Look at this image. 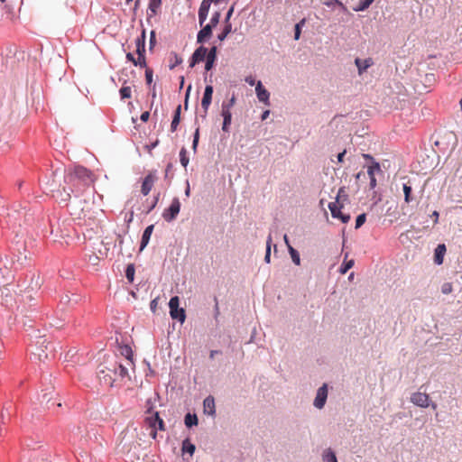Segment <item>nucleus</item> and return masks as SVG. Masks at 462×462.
<instances>
[{
    "label": "nucleus",
    "mask_w": 462,
    "mask_h": 462,
    "mask_svg": "<svg viewBox=\"0 0 462 462\" xmlns=\"http://www.w3.org/2000/svg\"><path fill=\"white\" fill-rule=\"evenodd\" d=\"M213 93V86L211 84H207L201 99V107L204 110V115L202 116L203 117H206L208 110L211 105Z\"/></svg>",
    "instance_id": "obj_11"
},
{
    "label": "nucleus",
    "mask_w": 462,
    "mask_h": 462,
    "mask_svg": "<svg viewBox=\"0 0 462 462\" xmlns=\"http://www.w3.org/2000/svg\"><path fill=\"white\" fill-rule=\"evenodd\" d=\"M70 300H71L70 307H73V306L77 305L81 300V296L79 294H72L70 296Z\"/></svg>",
    "instance_id": "obj_60"
},
{
    "label": "nucleus",
    "mask_w": 462,
    "mask_h": 462,
    "mask_svg": "<svg viewBox=\"0 0 462 462\" xmlns=\"http://www.w3.org/2000/svg\"><path fill=\"white\" fill-rule=\"evenodd\" d=\"M126 83V80L124 81V86L119 90V96L121 100L128 99L132 96V90L131 88L128 86H125Z\"/></svg>",
    "instance_id": "obj_36"
},
{
    "label": "nucleus",
    "mask_w": 462,
    "mask_h": 462,
    "mask_svg": "<svg viewBox=\"0 0 462 462\" xmlns=\"http://www.w3.org/2000/svg\"><path fill=\"white\" fill-rule=\"evenodd\" d=\"M31 345H35L38 349L42 351L48 348L49 341L46 335H42L40 330H34L33 335H31Z\"/></svg>",
    "instance_id": "obj_13"
},
{
    "label": "nucleus",
    "mask_w": 462,
    "mask_h": 462,
    "mask_svg": "<svg viewBox=\"0 0 462 462\" xmlns=\"http://www.w3.org/2000/svg\"><path fill=\"white\" fill-rule=\"evenodd\" d=\"M67 186H68L69 190H67L66 188H64V192L66 193V196L63 199V200H69L71 197V193H75V195L77 197L79 196L78 188L73 187L72 185H67Z\"/></svg>",
    "instance_id": "obj_43"
},
{
    "label": "nucleus",
    "mask_w": 462,
    "mask_h": 462,
    "mask_svg": "<svg viewBox=\"0 0 462 462\" xmlns=\"http://www.w3.org/2000/svg\"><path fill=\"white\" fill-rule=\"evenodd\" d=\"M184 424L186 428L191 429L199 424V419L195 412H187L184 416Z\"/></svg>",
    "instance_id": "obj_23"
},
{
    "label": "nucleus",
    "mask_w": 462,
    "mask_h": 462,
    "mask_svg": "<svg viewBox=\"0 0 462 462\" xmlns=\"http://www.w3.org/2000/svg\"><path fill=\"white\" fill-rule=\"evenodd\" d=\"M158 300H159V298L156 297L155 299L152 300L150 302V310L152 313H155V311L157 310Z\"/></svg>",
    "instance_id": "obj_62"
},
{
    "label": "nucleus",
    "mask_w": 462,
    "mask_h": 462,
    "mask_svg": "<svg viewBox=\"0 0 462 462\" xmlns=\"http://www.w3.org/2000/svg\"><path fill=\"white\" fill-rule=\"evenodd\" d=\"M191 90V85H189V87L186 89L185 93V99H184V108L187 110L189 106V93Z\"/></svg>",
    "instance_id": "obj_61"
},
{
    "label": "nucleus",
    "mask_w": 462,
    "mask_h": 462,
    "mask_svg": "<svg viewBox=\"0 0 462 462\" xmlns=\"http://www.w3.org/2000/svg\"><path fill=\"white\" fill-rule=\"evenodd\" d=\"M235 104H236V97L233 94L229 100L223 101V103L221 105V108L231 110V108L234 106Z\"/></svg>",
    "instance_id": "obj_46"
},
{
    "label": "nucleus",
    "mask_w": 462,
    "mask_h": 462,
    "mask_svg": "<svg viewBox=\"0 0 462 462\" xmlns=\"http://www.w3.org/2000/svg\"><path fill=\"white\" fill-rule=\"evenodd\" d=\"M214 0H202L199 11L208 13L211 4Z\"/></svg>",
    "instance_id": "obj_48"
},
{
    "label": "nucleus",
    "mask_w": 462,
    "mask_h": 462,
    "mask_svg": "<svg viewBox=\"0 0 462 462\" xmlns=\"http://www.w3.org/2000/svg\"><path fill=\"white\" fill-rule=\"evenodd\" d=\"M21 212L17 210H12L7 214L8 220L6 221L7 224H12L14 226L16 225L17 217H20Z\"/></svg>",
    "instance_id": "obj_39"
},
{
    "label": "nucleus",
    "mask_w": 462,
    "mask_h": 462,
    "mask_svg": "<svg viewBox=\"0 0 462 462\" xmlns=\"http://www.w3.org/2000/svg\"><path fill=\"white\" fill-rule=\"evenodd\" d=\"M453 291V285L451 282H444L441 286V292L443 294H449Z\"/></svg>",
    "instance_id": "obj_54"
},
{
    "label": "nucleus",
    "mask_w": 462,
    "mask_h": 462,
    "mask_svg": "<svg viewBox=\"0 0 462 462\" xmlns=\"http://www.w3.org/2000/svg\"><path fill=\"white\" fill-rule=\"evenodd\" d=\"M59 171H63V179L66 185L79 188L80 185L88 186L91 181V171L82 165H77L69 170L56 169L53 174L57 175Z\"/></svg>",
    "instance_id": "obj_1"
},
{
    "label": "nucleus",
    "mask_w": 462,
    "mask_h": 462,
    "mask_svg": "<svg viewBox=\"0 0 462 462\" xmlns=\"http://www.w3.org/2000/svg\"><path fill=\"white\" fill-rule=\"evenodd\" d=\"M402 190L404 194V201L406 203H411L414 201L415 198L412 195V187L410 185L409 182L402 184Z\"/></svg>",
    "instance_id": "obj_26"
},
{
    "label": "nucleus",
    "mask_w": 462,
    "mask_h": 462,
    "mask_svg": "<svg viewBox=\"0 0 462 462\" xmlns=\"http://www.w3.org/2000/svg\"><path fill=\"white\" fill-rule=\"evenodd\" d=\"M153 80V70L151 68L145 69V81L148 86H151Z\"/></svg>",
    "instance_id": "obj_49"
},
{
    "label": "nucleus",
    "mask_w": 462,
    "mask_h": 462,
    "mask_svg": "<svg viewBox=\"0 0 462 462\" xmlns=\"http://www.w3.org/2000/svg\"><path fill=\"white\" fill-rule=\"evenodd\" d=\"M306 22H307V19L306 18H302L301 20H300L298 23H295V25H294V35H293V38H294L295 41L300 40V35H301L302 28L306 24Z\"/></svg>",
    "instance_id": "obj_32"
},
{
    "label": "nucleus",
    "mask_w": 462,
    "mask_h": 462,
    "mask_svg": "<svg viewBox=\"0 0 462 462\" xmlns=\"http://www.w3.org/2000/svg\"><path fill=\"white\" fill-rule=\"evenodd\" d=\"M196 446L190 441L189 438L182 440L181 452L182 454H189L192 456L195 453Z\"/></svg>",
    "instance_id": "obj_24"
},
{
    "label": "nucleus",
    "mask_w": 462,
    "mask_h": 462,
    "mask_svg": "<svg viewBox=\"0 0 462 462\" xmlns=\"http://www.w3.org/2000/svg\"><path fill=\"white\" fill-rule=\"evenodd\" d=\"M105 369L121 379L129 377L128 369L122 363L115 361L110 363L109 365L105 366Z\"/></svg>",
    "instance_id": "obj_9"
},
{
    "label": "nucleus",
    "mask_w": 462,
    "mask_h": 462,
    "mask_svg": "<svg viewBox=\"0 0 462 462\" xmlns=\"http://www.w3.org/2000/svg\"><path fill=\"white\" fill-rule=\"evenodd\" d=\"M150 112L149 111H144L141 114L140 116V120L143 123L147 122L150 118Z\"/></svg>",
    "instance_id": "obj_63"
},
{
    "label": "nucleus",
    "mask_w": 462,
    "mask_h": 462,
    "mask_svg": "<svg viewBox=\"0 0 462 462\" xmlns=\"http://www.w3.org/2000/svg\"><path fill=\"white\" fill-rule=\"evenodd\" d=\"M157 171L153 170L149 171V173L143 178L142 186H141V193L143 196H147L152 189L154 182L157 180Z\"/></svg>",
    "instance_id": "obj_8"
},
{
    "label": "nucleus",
    "mask_w": 462,
    "mask_h": 462,
    "mask_svg": "<svg viewBox=\"0 0 462 462\" xmlns=\"http://www.w3.org/2000/svg\"><path fill=\"white\" fill-rule=\"evenodd\" d=\"M365 221H366V214L365 213L359 214L356 218L355 228L356 229L360 228L365 223Z\"/></svg>",
    "instance_id": "obj_45"
},
{
    "label": "nucleus",
    "mask_w": 462,
    "mask_h": 462,
    "mask_svg": "<svg viewBox=\"0 0 462 462\" xmlns=\"http://www.w3.org/2000/svg\"><path fill=\"white\" fill-rule=\"evenodd\" d=\"M214 301H215V306H214V318L215 319L217 320L219 314H220V310H219V306H218V300H217V296L214 297Z\"/></svg>",
    "instance_id": "obj_58"
},
{
    "label": "nucleus",
    "mask_w": 462,
    "mask_h": 462,
    "mask_svg": "<svg viewBox=\"0 0 462 462\" xmlns=\"http://www.w3.org/2000/svg\"><path fill=\"white\" fill-rule=\"evenodd\" d=\"M221 14L216 11L212 14L210 21L207 24H203L202 28L197 33V43L204 44L212 37L213 30L217 26L220 22Z\"/></svg>",
    "instance_id": "obj_2"
},
{
    "label": "nucleus",
    "mask_w": 462,
    "mask_h": 462,
    "mask_svg": "<svg viewBox=\"0 0 462 462\" xmlns=\"http://www.w3.org/2000/svg\"><path fill=\"white\" fill-rule=\"evenodd\" d=\"M203 412L208 416L216 417L215 398L212 395H208L203 400Z\"/></svg>",
    "instance_id": "obj_16"
},
{
    "label": "nucleus",
    "mask_w": 462,
    "mask_h": 462,
    "mask_svg": "<svg viewBox=\"0 0 462 462\" xmlns=\"http://www.w3.org/2000/svg\"><path fill=\"white\" fill-rule=\"evenodd\" d=\"M144 422L150 429L159 430L160 431L166 430V425L162 418L160 416V412H153L152 415L147 416L144 419Z\"/></svg>",
    "instance_id": "obj_7"
},
{
    "label": "nucleus",
    "mask_w": 462,
    "mask_h": 462,
    "mask_svg": "<svg viewBox=\"0 0 462 462\" xmlns=\"http://www.w3.org/2000/svg\"><path fill=\"white\" fill-rule=\"evenodd\" d=\"M159 143H160V141L158 139H156L155 141L152 142L151 143L146 144L145 149L151 153L152 151L159 145Z\"/></svg>",
    "instance_id": "obj_59"
},
{
    "label": "nucleus",
    "mask_w": 462,
    "mask_h": 462,
    "mask_svg": "<svg viewBox=\"0 0 462 462\" xmlns=\"http://www.w3.org/2000/svg\"><path fill=\"white\" fill-rule=\"evenodd\" d=\"M447 252V247L445 244H439L437 247L434 249L433 260L434 263L437 265H440L444 262V256Z\"/></svg>",
    "instance_id": "obj_19"
},
{
    "label": "nucleus",
    "mask_w": 462,
    "mask_h": 462,
    "mask_svg": "<svg viewBox=\"0 0 462 462\" xmlns=\"http://www.w3.org/2000/svg\"><path fill=\"white\" fill-rule=\"evenodd\" d=\"M208 13L207 12H198L199 23L200 26H203L204 23L208 18Z\"/></svg>",
    "instance_id": "obj_57"
},
{
    "label": "nucleus",
    "mask_w": 462,
    "mask_h": 462,
    "mask_svg": "<svg viewBox=\"0 0 462 462\" xmlns=\"http://www.w3.org/2000/svg\"><path fill=\"white\" fill-rule=\"evenodd\" d=\"M234 12H235V4H234V5H232L228 8V10H227V12H226V14L225 19H224V23H231V21H230V20H231V17H232V15H233V14H234Z\"/></svg>",
    "instance_id": "obj_53"
},
{
    "label": "nucleus",
    "mask_w": 462,
    "mask_h": 462,
    "mask_svg": "<svg viewBox=\"0 0 462 462\" xmlns=\"http://www.w3.org/2000/svg\"><path fill=\"white\" fill-rule=\"evenodd\" d=\"M288 252L291 255L292 263L295 265H300V255L299 251L297 249H295L293 246L289 245Z\"/></svg>",
    "instance_id": "obj_35"
},
{
    "label": "nucleus",
    "mask_w": 462,
    "mask_h": 462,
    "mask_svg": "<svg viewBox=\"0 0 462 462\" xmlns=\"http://www.w3.org/2000/svg\"><path fill=\"white\" fill-rule=\"evenodd\" d=\"M180 114H181V105H179L174 112L171 124V132H175L178 129V126L180 123Z\"/></svg>",
    "instance_id": "obj_22"
},
{
    "label": "nucleus",
    "mask_w": 462,
    "mask_h": 462,
    "mask_svg": "<svg viewBox=\"0 0 462 462\" xmlns=\"http://www.w3.org/2000/svg\"><path fill=\"white\" fill-rule=\"evenodd\" d=\"M70 302H71L70 296L68 293H66L60 297V305L62 306V310H64L65 306H70Z\"/></svg>",
    "instance_id": "obj_50"
},
{
    "label": "nucleus",
    "mask_w": 462,
    "mask_h": 462,
    "mask_svg": "<svg viewBox=\"0 0 462 462\" xmlns=\"http://www.w3.org/2000/svg\"><path fill=\"white\" fill-rule=\"evenodd\" d=\"M156 44H157L156 32L154 30H152L150 32L149 51H152L154 47L156 46Z\"/></svg>",
    "instance_id": "obj_47"
},
{
    "label": "nucleus",
    "mask_w": 462,
    "mask_h": 462,
    "mask_svg": "<svg viewBox=\"0 0 462 462\" xmlns=\"http://www.w3.org/2000/svg\"><path fill=\"white\" fill-rule=\"evenodd\" d=\"M180 208L181 204L180 199L174 197L170 206L163 210L162 214V218L168 223L174 221L180 211Z\"/></svg>",
    "instance_id": "obj_5"
},
{
    "label": "nucleus",
    "mask_w": 462,
    "mask_h": 462,
    "mask_svg": "<svg viewBox=\"0 0 462 462\" xmlns=\"http://www.w3.org/2000/svg\"><path fill=\"white\" fill-rule=\"evenodd\" d=\"M134 66L143 68V69L148 68L145 55H138L137 58L135 59Z\"/></svg>",
    "instance_id": "obj_44"
},
{
    "label": "nucleus",
    "mask_w": 462,
    "mask_h": 462,
    "mask_svg": "<svg viewBox=\"0 0 462 462\" xmlns=\"http://www.w3.org/2000/svg\"><path fill=\"white\" fill-rule=\"evenodd\" d=\"M170 61H171V63L169 65V69H173L177 66L181 64L183 60H182V58L179 54H177L176 52L172 51L170 54Z\"/></svg>",
    "instance_id": "obj_30"
},
{
    "label": "nucleus",
    "mask_w": 462,
    "mask_h": 462,
    "mask_svg": "<svg viewBox=\"0 0 462 462\" xmlns=\"http://www.w3.org/2000/svg\"><path fill=\"white\" fill-rule=\"evenodd\" d=\"M343 199V200H348V195L345 191V187H341L338 189V192L336 197V200Z\"/></svg>",
    "instance_id": "obj_55"
},
{
    "label": "nucleus",
    "mask_w": 462,
    "mask_h": 462,
    "mask_svg": "<svg viewBox=\"0 0 462 462\" xmlns=\"http://www.w3.org/2000/svg\"><path fill=\"white\" fill-rule=\"evenodd\" d=\"M324 5H327L328 7H334L335 5H338L342 9L346 8L344 4L339 0H328V1L324 2Z\"/></svg>",
    "instance_id": "obj_52"
},
{
    "label": "nucleus",
    "mask_w": 462,
    "mask_h": 462,
    "mask_svg": "<svg viewBox=\"0 0 462 462\" xmlns=\"http://www.w3.org/2000/svg\"><path fill=\"white\" fill-rule=\"evenodd\" d=\"M49 381H50L49 384L46 385L45 388L42 390V393L41 396L39 397L40 402L46 409H51L53 406L60 407L61 406L60 402H56L53 401V397L56 393L54 392V386L51 383V374H49Z\"/></svg>",
    "instance_id": "obj_3"
},
{
    "label": "nucleus",
    "mask_w": 462,
    "mask_h": 462,
    "mask_svg": "<svg viewBox=\"0 0 462 462\" xmlns=\"http://www.w3.org/2000/svg\"><path fill=\"white\" fill-rule=\"evenodd\" d=\"M155 409L154 401L152 398H149L145 402V413L152 415L153 412H158Z\"/></svg>",
    "instance_id": "obj_40"
},
{
    "label": "nucleus",
    "mask_w": 462,
    "mask_h": 462,
    "mask_svg": "<svg viewBox=\"0 0 462 462\" xmlns=\"http://www.w3.org/2000/svg\"><path fill=\"white\" fill-rule=\"evenodd\" d=\"M255 93L258 100L265 106H270V92L263 85L262 81H258L255 85Z\"/></svg>",
    "instance_id": "obj_14"
},
{
    "label": "nucleus",
    "mask_w": 462,
    "mask_h": 462,
    "mask_svg": "<svg viewBox=\"0 0 462 462\" xmlns=\"http://www.w3.org/2000/svg\"><path fill=\"white\" fill-rule=\"evenodd\" d=\"M170 316L172 319L183 324L186 319L185 309L180 307V297L172 296L169 301Z\"/></svg>",
    "instance_id": "obj_4"
},
{
    "label": "nucleus",
    "mask_w": 462,
    "mask_h": 462,
    "mask_svg": "<svg viewBox=\"0 0 462 462\" xmlns=\"http://www.w3.org/2000/svg\"><path fill=\"white\" fill-rule=\"evenodd\" d=\"M154 229V225H149L147 226L142 235L140 245H139V252H142L144 250V248L148 245L151 236L152 235Z\"/></svg>",
    "instance_id": "obj_17"
},
{
    "label": "nucleus",
    "mask_w": 462,
    "mask_h": 462,
    "mask_svg": "<svg viewBox=\"0 0 462 462\" xmlns=\"http://www.w3.org/2000/svg\"><path fill=\"white\" fill-rule=\"evenodd\" d=\"M208 52V48L203 46L201 44L199 47H198L194 52L191 54L189 60V68L195 67V65L205 61L206 54Z\"/></svg>",
    "instance_id": "obj_10"
},
{
    "label": "nucleus",
    "mask_w": 462,
    "mask_h": 462,
    "mask_svg": "<svg viewBox=\"0 0 462 462\" xmlns=\"http://www.w3.org/2000/svg\"><path fill=\"white\" fill-rule=\"evenodd\" d=\"M374 2V0H360L358 5L353 7L355 12H365L366 11L370 5Z\"/></svg>",
    "instance_id": "obj_34"
},
{
    "label": "nucleus",
    "mask_w": 462,
    "mask_h": 462,
    "mask_svg": "<svg viewBox=\"0 0 462 462\" xmlns=\"http://www.w3.org/2000/svg\"><path fill=\"white\" fill-rule=\"evenodd\" d=\"M221 116L223 117L222 131L224 133H230V126L232 124V113L231 110L221 108Z\"/></svg>",
    "instance_id": "obj_20"
},
{
    "label": "nucleus",
    "mask_w": 462,
    "mask_h": 462,
    "mask_svg": "<svg viewBox=\"0 0 462 462\" xmlns=\"http://www.w3.org/2000/svg\"><path fill=\"white\" fill-rule=\"evenodd\" d=\"M342 208H343V204H341L338 200H336L334 202H330L328 204V208H329L331 213H332V210L336 211L337 209H342Z\"/></svg>",
    "instance_id": "obj_56"
},
{
    "label": "nucleus",
    "mask_w": 462,
    "mask_h": 462,
    "mask_svg": "<svg viewBox=\"0 0 462 462\" xmlns=\"http://www.w3.org/2000/svg\"><path fill=\"white\" fill-rule=\"evenodd\" d=\"M322 460L323 462H338L335 451L330 448L323 451Z\"/></svg>",
    "instance_id": "obj_29"
},
{
    "label": "nucleus",
    "mask_w": 462,
    "mask_h": 462,
    "mask_svg": "<svg viewBox=\"0 0 462 462\" xmlns=\"http://www.w3.org/2000/svg\"><path fill=\"white\" fill-rule=\"evenodd\" d=\"M146 44V30L143 29L141 34L135 39V46H145Z\"/></svg>",
    "instance_id": "obj_42"
},
{
    "label": "nucleus",
    "mask_w": 462,
    "mask_h": 462,
    "mask_svg": "<svg viewBox=\"0 0 462 462\" xmlns=\"http://www.w3.org/2000/svg\"><path fill=\"white\" fill-rule=\"evenodd\" d=\"M346 258H347V254H346L345 259L342 262V263L340 264L339 269H338V272L341 274L346 273L355 264L354 259L347 260Z\"/></svg>",
    "instance_id": "obj_28"
},
{
    "label": "nucleus",
    "mask_w": 462,
    "mask_h": 462,
    "mask_svg": "<svg viewBox=\"0 0 462 462\" xmlns=\"http://www.w3.org/2000/svg\"><path fill=\"white\" fill-rule=\"evenodd\" d=\"M218 50L216 45L211 46L208 49V52L206 54L205 59V70L206 72L211 70L217 62V60Z\"/></svg>",
    "instance_id": "obj_12"
},
{
    "label": "nucleus",
    "mask_w": 462,
    "mask_h": 462,
    "mask_svg": "<svg viewBox=\"0 0 462 462\" xmlns=\"http://www.w3.org/2000/svg\"><path fill=\"white\" fill-rule=\"evenodd\" d=\"M159 197H160V193H157V195H155L153 197V200H152V202H151V205L145 210V214L151 213L155 208V207L157 206L158 201H159Z\"/></svg>",
    "instance_id": "obj_51"
},
{
    "label": "nucleus",
    "mask_w": 462,
    "mask_h": 462,
    "mask_svg": "<svg viewBox=\"0 0 462 462\" xmlns=\"http://www.w3.org/2000/svg\"><path fill=\"white\" fill-rule=\"evenodd\" d=\"M355 65L357 68L358 74L362 75L364 72H365L371 66L374 65V60L372 58H366V59H360L356 58L355 59Z\"/></svg>",
    "instance_id": "obj_18"
},
{
    "label": "nucleus",
    "mask_w": 462,
    "mask_h": 462,
    "mask_svg": "<svg viewBox=\"0 0 462 462\" xmlns=\"http://www.w3.org/2000/svg\"><path fill=\"white\" fill-rule=\"evenodd\" d=\"M110 372L106 373L105 369H100L97 372V376L100 382L104 384H107L110 387L114 386L115 379L112 378Z\"/></svg>",
    "instance_id": "obj_21"
},
{
    "label": "nucleus",
    "mask_w": 462,
    "mask_h": 462,
    "mask_svg": "<svg viewBox=\"0 0 462 462\" xmlns=\"http://www.w3.org/2000/svg\"><path fill=\"white\" fill-rule=\"evenodd\" d=\"M180 162L184 167L187 168L189 159L187 154V150L185 147H182L180 151Z\"/></svg>",
    "instance_id": "obj_38"
},
{
    "label": "nucleus",
    "mask_w": 462,
    "mask_h": 462,
    "mask_svg": "<svg viewBox=\"0 0 462 462\" xmlns=\"http://www.w3.org/2000/svg\"><path fill=\"white\" fill-rule=\"evenodd\" d=\"M120 354L125 356L133 365H134V353L129 345H120Z\"/></svg>",
    "instance_id": "obj_25"
},
{
    "label": "nucleus",
    "mask_w": 462,
    "mask_h": 462,
    "mask_svg": "<svg viewBox=\"0 0 462 462\" xmlns=\"http://www.w3.org/2000/svg\"><path fill=\"white\" fill-rule=\"evenodd\" d=\"M233 32L232 23H224L223 29L220 33L217 34V40L223 42L226 39L228 34Z\"/></svg>",
    "instance_id": "obj_31"
},
{
    "label": "nucleus",
    "mask_w": 462,
    "mask_h": 462,
    "mask_svg": "<svg viewBox=\"0 0 462 462\" xmlns=\"http://www.w3.org/2000/svg\"><path fill=\"white\" fill-rule=\"evenodd\" d=\"M162 0H149L148 5V15L153 16L157 14L158 10L160 9L162 5Z\"/></svg>",
    "instance_id": "obj_27"
},
{
    "label": "nucleus",
    "mask_w": 462,
    "mask_h": 462,
    "mask_svg": "<svg viewBox=\"0 0 462 462\" xmlns=\"http://www.w3.org/2000/svg\"><path fill=\"white\" fill-rule=\"evenodd\" d=\"M411 401L413 404L421 408H427L430 405L429 395L419 392L411 395Z\"/></svg>",
    "instance_id": "obj_15"
},
{
    "label": "nucleus",
    "mask_w": 462,
    "mask_h": 462,
    "mask_svg": "<svg viewBox=\"0 0 462 462\" xmlns=\"http://www.w3.org/2000/svg\"><path fill=\"white\" fill-rule=\"evenodd\" d=\"M135 266L134 263H128L125 270V275L128 282L133 283L134 280Z\"/></svg>",
    "instance_id": "obj_33"
},
{
    "label": "nucleus",
    "mask_w": 462,
    "mask_h": 462,
    "mask_svg": "<svg viewBox=\"0 0 462 462\" xmlns=\"http://www.w3.org/2000/svg\"><path fill=\"white\" fill-rule=\"evenodd\" d=\"M381 171L380 163L374 160L371 162V164L367 168V174L369 177L374 176L375 172Z\"/></svg>",
    "instance_id": "obj_37"
},
{
    "label": "nucleus",
    "mask_w": 462,
    "mask_h": 462,
    "mask_svg": "<svg viewBox=\"0 0 462 462\" xmlns=\"http://www.w3.org/2000/svg\"><path fill=\"white\" fill-rule=\"evenodd\" d=\"M271 243H272V237L271 236H268L266 241V248H265V255H264V262L266 263H271Z\"/></svg>",
    "instance_id": "obj_41"
},
{
    "label": "nucleus",
    "mask_w": 462,
    "mask_h": 462,
    "mask_svg": "<svg viewBox=\"0 0 462 462\" xmlns=\"http://www.w3.org/2000/svg\"><path fill=\"white\" fill-rule=\"evenodd\" d=\"M328 394V385L324 383L319 389L317 390L315 399L313 401V405L319 410L324 408Z\"/></svg>",
    "instance_id": "obj_6"
},
{
    "label": "nucleus",
    "mask_w": 462,
    "mask_h": 462,
    "mask_svg": "<svg viewBox=\"0 0 462 462\" xmlns=\"http://www.w3.org/2000/svg\"><path fill=\"white\" fill-rule=\"evenodd\" d=\"M350 218H351V217H350V215H349V214H345V213H343V214L340 216L339 220H340L342 223L346 224V223H348V222H349Z\"/></svg>",
    "instance_id": "obj_64"
}]
</instances>
